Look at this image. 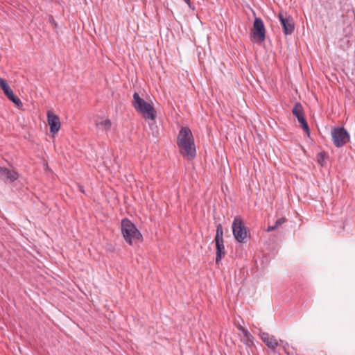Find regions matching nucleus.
<instances>
[{"mask_svg":"<svg viewBox=\"0 0 355 355\" xmlns=\"http://www.w3.org/2000/svg\"><path fill=\"white\" fill-rule=\"evenodd\" d=\"M177 145L180 153L188 160L194 159L196 155L194 138L189 127H182L177 137Z\"/></svg>","mask_w":355,"mask_h":355,"instance_id":"nucleus-1","label":"nucleus"},{"mask_svg":"<svg viewBox=\"0 0 355 355\" xmlns=\"http://www.w3.org/2000/svg\"><path fill=\"white\" fill-rule=\"evenodd\" d=\"M121 230L124 240L130 245L143 240V236L136 225L127 218L121 220Z\"/></svg>","mask_w":355,"mask_h":355,"instance_id":"nucleus-2","label":"nucleus"},{"mask_svg":"<svg viewBox=\"0 0 355 355\" xmlns=\"http://www.w3.org/2000/svg\"><path fill=\"white\" fill-rule=\"evenodd\" d=\"M132 105L135 110L140 113L146 120H155L157 112L154 107L141 98L137 92L133 94Z\"/></svg>","mask_w":355,"mask_h":355,"instance_id":"nucleus-3","label":"nucleus"},{"mask_svg":"<svg viewBox=\"0 0 355 355\" xmlns=\"http://www.w3.org/2000/svg\"><path fill=\"white\" fill-rule=\"evenodd\" d=\"M334 144L337 148L345 146L349 141L350 136L343 127L334 128L331 131Z\"/></svg>","mask_w":355,"mask_h":355,"instance_id":"nucleus-4","label":"nucleus"},{"mask_svg":"<svg viewBox=\"0 0 355 355\" xmlns=\"http://www.w3.org/2000/svg\"><path fill=\"white\" fill-rule=\"evenodd\" d=\"M232 232L235 239L239 243L244 242V240L247 238V228L239 216H236L234 219Z\"/></svg>","mask_w":355,"mask_h":355,"instance_id":"nucleus-5","label":"nucleus"},{"mask_svg":"<svg viewBox=\"0 0 355 355\" xmlns=\"http://www.w3.org/2000/svg\"><path fill=\"white\" fill-rule=\"evenodd\" d=\"M251 36L252 40L257 43H261L266 39V29L264 24L263 20L259 17H256L254 19Z\"/></svg>","mask_w":355,"mask_h":355,"instance_id":"nucleus-6","label":"nucleus"},{"mask_svg":"<svg viewBox=\"0 0 355 355\" xmlns=\"http://www.w3.org/2000/svg\"><path fill=\"white\" fill-rule=\"evenodd\" d=\"M278 17L283 27L284 33L286 35H291L295 30V23L292 17H284L282 12H279Z\"/></svg>","mask_w":355,"mask_h":355,"instance_id":"nucleus-7","label":"nucleus"},{"mask_svg":"<svg viewBox=\"0 0 355 355\" xmlns=\"http://www.w3.org/2000/svg\"><path fill=\"white\" fill-rule=\"evenodd\" d=\"M259 336L261 340L273 352H275L276 348L279 346V343L276 337L270 335L267 332L261 331Z\"/></svg>","mask_w":355,"mask_h":355,"instance_id":"nucleus-8","label":"nucleus"},{"mask_svg":"<svg viewBox=\"0 0 355 355\" xmlns=\"http://www.w3.org/2000/svg\"><path fill=\"white\" fill-rule=\"evenodd\" d=\"M48 124L50 127V132L52 134L57 133L60 128V121L58 115L55 114L52 111L47 112Z\"/></svg>","mask_w":355,"mask_h":355,"instance_id":"nucleus-9","label":"nucleus"},{"mask_svg":"<svg viewBox=\"0 0 355 355\" xmlns=\"http://www.w3.org/2000/svg\"><path fill=\"white\" fill-rule=\"evenodd\" d=\"M19 178V173L15 170H10L6 167L0 166V179L3 181H8L10 183L14 182Z\"/></svg>","mask_w":355,"mask_h":355,"instance_id":"nucleus-10","label":"nucleus"},{"mask_svg":"<svg viewBox=\"0 0 355 355\" xmlns=\"http://www.w3.org/2000/svg\"><path fill=\"white\" fill-rule=\"evenodd\" d=\"M239 331H241L243 335V343L248 347L254 345V337L252 335L243 327L239 325L238 327Z\"/></svg>","mask_w":355,"mask_h":355,"instance_id":"nucleus-11","label":"nucleus"},{"mask_svg":"<svg viewBox=\"0 0 355 355\" xmlns=\"http://www.w3.org/2000/svg\"><path fill=\"white\" fill-rule=\"evenodd\" d=\"M216 248V263L218 264L225 255L224 241H215Z\"/></svg>","mask_w":355,"mask_h":355,"instance_id":"nucleus-12","label":"nucleus"},{"mask_svg":"<svg viewBox=\"0 0 355 355\" xmlns=\"http://www.w3.org/2000/svg\"><path fill=\"white\" fill-rule=\"evenodd\" d=\"M4 94L8 97V98L17 107H22L23 103L21 100L16 96H15L12 90L10 87L7 91L4 92Z\"/></svg>","mask_w":355,"mask_h":355,"instance_id":"nucleus-13","label":"nucleus"},{"mask_svg":"<svg viewBox=\"0 0 355 355\" xmlns=\"http://www.w3.org/2000/svg\"><path fill=\"white\" fill-rule=\"evenodd\" d=\"M293 114L298 119L304 116V109L300 103H296L292 110Z\"/></svg>","mask_w":355,"mask_h":355,"instance_id":"nucleus-14","label":"nucleus"},{"mask_svg":"<svg viewBox=\"0 0 355 355\" xmlns=\"http://www.w3.org/2000/svg\"><path fill=\"white\" fill-rule=\"evenodd\" d=\"M215 241H223V230L221 224L216 226V234L215 236Z\"/></svg>","mask_w":355,"mask_h":355,"instance_id":"nucleus-15","label":"nucleus"},{"mask_svg":"<svg viewBox=\"0 0 355 355\" xmlns=\"http://www.w3.org/2000/svg\"><path fill=\"white\" fill-rule=\"evenodd\" d=\"M302 128L306 132L307 135L310 134V129L305 119V116L297 119Z\"/></svg>","mask_w":355,"mask_h":355,"instance_id":"nucleus-16","label":"nucleus"},{"mask_svg":"<svg viewBox=\"0 0 355 355\" xmlns=\"http://www.w3.org/2000/svg\"><path fill=\"white\" fill-rule=\"evenodd\" d=\"M327 158V155L325 152H320L317 155V161L318 164L321 166H324L326 164V159Z\"/></svg>","mask_w":355,"mask_h":355,"instance_id":"nucleus-17","label":"nucleus"},{"mask_svg":"<svg viewBox=\"0 0 355 355\" xmlns=\"http://www.w3.org/2000/svg\"><path fill=\"white\" fill-rule=\"evenodd\" d=\"M97 125L102 126L104 130L107 132L110 130L112 123L110 119H105L104 121H101L99 123L97 124Z\"/></svg>","mask_w":355,"mask_h":355,"instance_id":"nucleus-18","label":"nucleus"},{"mask_svg":"<svg viewBox=\"0 0 355 355\" xmlns=\"http://www.w3.org/2000/svg\"><path fill=\"white\" fill-rule=\"evenodd\" d=\"M0 87L3 90V93L10 88V86L8 85L6 80L2 78H0Z\"/></svg>","mask_w":355,"mask_h":355,"instance_id":"nucleus-19","label":"nucleus"},{"mask_svg":"<svg viewBox=\"0 0 355 355\" xmlns=\"http://www.w3.org/2000/svg\"><path fill=\"white\" fill-rule=\"evenodd\" d=\"M286 221V218L282 217L279 219H277L275 222V225L277 228H278L279 226H281L282 224H284Z\"/></svg>","mask_w":355,"mask_h":355,"instance_id":"nucleus-20","label":"nucleus"},{"mask_svg":"<svg viewBox=\"0 0 355 355\" xmlns=\"http://www.w3.org/2000/svg\"><path fill=\"white\" fill-rule=\"evenodd\" d=\"M49 21L54 28L58 27V24L56 23L55 20L54 19V17L52 15H50L49 17Z\"/></svg>","mask_w":355,"mask_h":355,"instance_id":"nucleus-21","label":"nucleus"},{"mask_svg":"<svg viewBox=\"0 0 355 355\" xmlns=\"http://www.w3.org/2000/svg\"><path fill=\"white\" fill-rule=\"evenodd\" d=\"M184 1L189 6V7L193 10L195 9L193 4L191 3V0H184Z\"/></svg>","mask_w":355,"mask_h":355,"instance_id":"nucleus-22","label":"nucleus"},{"mask_svg":"<svg viewBox=\"0 0 355 355\" xmlns=\"http://www.w3.org/2000/svg\"><path fill=\"white\" fill-rule=\"evenodd\" d=\"M276 229H277V227L275 225H268L266 231L270 232L274 231Z\"/></svg>","mask_w":355,"mask_h":355,"instance_id":"nucleus-23","label":"nucleus"},{"mask_svg":"<svg viewBox=\"0 0 355 355\" xmlns=\"http://www.w3.org/2000/svg\"><path fill=\"white\" fill-rule=\"evenodd\" d=\"M288 346V344L287 343H286L284 345H283V348L284 349V352L288 354V355H290V352L287 350V347Z\"/></svg>","mask_w":355,"mask_h":355,"instance_id":"nucleus-24","label":"nucleus"}]
</instances>
